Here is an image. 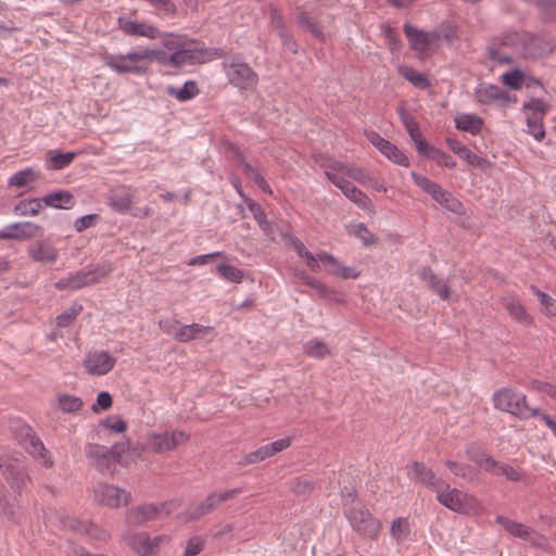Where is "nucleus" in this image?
Here are the masks:
<instances>
[{
  "label": "nucleus",
  "instance_id": "nucleus-46",
  "mask_svg": "<svg viewBox=\"0 0 556 556\" xmlns=\"http://www.w3.org/2000/svg\"><path fill=\"white\" fill-rule=\"evenodd\" d=\"M304 352L307 356L321 359L329 356L330 350L327 344L318 339H313L304 344Z\"/></svg>",
  "mask_w": 556,
  "mask_h": 556
},
{
  "label": "nucleus",
  "instance_id": "nucleus-50",
  "mask_svg": "<svg viewBox=\"0 0 556 556\" xmlns=\"http://www.w3.org/2000/svg\"><path fill=\"white\" fill-rule=\"evenodd\" d=\"M140 53L143 64L144 62L156 61L157 63L163 65H170V54L166 53L163 50L146 48L141 49Z\"/></svg>",
  "mask_w": 556,
  "mask_h": 556
},
{
  "label": "nucleus",
  "instance_id": "nucleus-47",
  "mask_svg": "<svg viewBox=\"0 0 556 556\" xmlns=\"http://www.w3.org/2000/svg\"><path fill=\"white\" fill-rule=\"evenodd\" d=\"M83 312V305L79 303L72 304L66 311L55 318L58 328H66L73 324L77 316Z\"/></svg>",
  "mask_w": 556,
  "mask_h": 556
},
{
  "label": "nucleus",
  "instance_id": "nucleus-26",
  "mask_svg": "<svg viewBox=\"0 0 556 556\" xmlns=\"http://www.w3.org/2000/svg\"><path fill=\"white\" fill-rule=\"evenodd\" d=\"M420 279L442 300H450L452 290L439 278L430 266H424L419 273Z\"/></svg>",
  "mask_w": 556,
  "mask_h": 556
},
{
  "label": "nucleus",
  "instance_id": "nucleus-58",
  "mask_svg": "<svg viewBox=\"0 0 556 556\" xmlns=\"http://www.w3.org/2000/svg\"><path fill=\"white\" fill-rule=\"evenodd\" d=\"M502 83L514 90H518L522 86L523 74L519 70L506 72L502 75Z\"/></svg>",
  "mask_w": 556,
  "mask_h": 556
},
{
  "label": "nucleus",
  "instance_id": "nucleus-9",
  "mask_svg": "<svg viewBox=\"0 0 556 556\" xmlns=\"http://www.w3.org/2000/svg\"><path fill=\"white\" fill-rule=\"evenodd\" d=\"M351 527L359 535L376 539L379 535L381 523L372 514L363 507L349 508L346 515Z\"/></svg>",
  "mask_w": 556,
  "mask_h": 556
},
{
  "label": "nucleus",
  "instance_id": "nucleus-43",
  "mask_svg": "<svg viewBox=\"0 0 556 556\" xmlns=\"http://www.w3.org/2000/svg\"><path fill=\"white\" fill-rule=\"evenodd\" d=\"M239 164L243 167L245 175L254 181V184L264 192L271 193V188L258 172L257 168L248 163L244 157H240Z\"/></svg>",
  "mask_w": 556,
  "mask_h": 556
},
{
  "label": "nucleus",
  "instance_id": "nucleus-14",
  "mask_svg": "<svg viewBox=\"0 0 556 556\" xmlns=\"http://www.w3.org/2000/svg\"><path fill=\"white\" fill-rule=\"evenodd\" d=\"M84 451L90 465L98 471L101 473L112 472V467L115 463L109 447L98 443H87Z\"/></svg>",
  "mask_w": 556,
  "mask_h": 556
},
{
  "label": "nucleus",
  "instance_id": "nucleus-32",
  "mask_svg": "<svg viewBox=\"0 0 556 556\" xmlns=\"http://www.w3.org/2000/svg\"><path fill=\"white\" fill-rule=\"evenodd\" d=\"M467 457L478 465L482 470L489 472L495 466V459L483 448L470 445L466 450Z\"/></svg>",
  "mask_w": 556,
  "mask_h": 556
},
{
  "label": "nucleus",
  "instance_id": "nucleus-20",
  "mask_svg": "<svg viewBox=\"0 0 556 556\" xmlns=\"http://www.w3.org/2000/svg\"><path fill=\"white\" fill-rule=\"evenodd\" d=\"M403 30L409 42L410 48L420 54L426 53L429 50L432 42L439 39L440 37L437 31L427 33L414 27L408 23L404 24Z\"/></svg>",
  "mask_w": 556,
  "mask_h": 556
},
{
  "label": "nucleus",
  "instance_id": "nucleus-5",
  "mask_svg": "<svg viewBox=\"0 0 556 556\" xmlns=\"http://www.w3.org/2000/svg\"><path fill=\"white\" fill-rule=\"evenodd\" d=\"M224 72L230 85L241 91L253 90L258 84L257 73L239 58L224 62Z\"/></svg>",
  "mask_w": 556,
  "mask_h": 556
},
{
  "label": "nucleus",
  "instance_id": "nucleus-36",
  "mask_svg": "<svg viewBox=\"0 0 556 556\" xmlns=\"http://www.w3.org/2000/svg\"><path fill=\"white\" fill-rule=\"evenodd\" d=\"M399 74L408 80L414 87L419 89H427L431 86L427 75L418 72L412 66L401 65L397 67Z\"/></svg>",
  "mask_w": 556,
  "mask_h": 556
},
{
  "label": "nucleus",
  "instance_id": "nucleus-16",
  "mask_svg": "<svg viewBox=\"0 0 556 556\" xmlns=\"http://www.w3.org/2000/svg\"><path fill=\"white\" fill-rule=\"evenodd\" d=\"M117 28L126 36L130 37H146L149 39H157L161 36L160 29L144 21H131L126 16L117 18Z\"/></svg>",
  "mask_w": 556,
  "mask_h": 556
},
{
  "label": "nucleus",
  "instance_id": "nucleus-1",
  "mask_svg": "<svg viewBox=\"0 0 556 556\" xmlns=\"http://www.w3.org/2000/svg\"><path fill=\"white\" fill-rule=\"evenodd\" d=\"M494 407L508 413L520 420H527L540 415V408L528 404L527 395L511 388L496 390L492 396Z\"/></svg>",
  "mask_w": 556,
  "mask_h": 556
},
{
  "label": "nucleus",
  "instance_id": "nucleus-12",
  "mask_svg": "<svg viewBox=\"0 0 556 556\" xmlns=\"http://www.w3.org/2000/svg\"><path fill=\"white\" fill-rule=\"evenodd\" d=\"M475 100L481 105L506 106L510 102L508 92L493 84H479L473 90Z\"/></svg>",
  "mask_w": 556,
  "mask_h": 556
},
{
  "label": "nucleus",
  "instance_id": "nucleus-19",
  "mask_svg": "<svg viewBox=\"0 0 556 556\" xmlns=\"http://www.w3.org/2000/svg\"><path fill=\"white\" fill-rule=\"evenodd\" d=\"M116 359L106 351H90L84 359V366L89 375L103 376L115 366Z\"/></svg>",
  "mask_w": 556,
  "mask_h": 556
},
{
  "label": "nucleus",
  "instance_id": "nucleus-42",
  "mask_svg": "<svg viewBox=\"0 0 556 556\" xmlns=\"http://www.w3.org/2000/svg\"><path fill=\"white\" fill-rule=\"evenodd\" d=\"M489 472L496 477L503 476L508 481L513 482H518L523 478V472L520 471L518 468H515L504 463H500L497 460H495V466H493Z\"/></svg>",
  "mask_w": 556,
  "mask_h": 556
},
{
  "label": "nucleus",
  "instance_id": "nucleus-37",
  "mask_svg": "<svg viewBox=\"0 0 556 556\" xmlns=\"http://www.w3.org/2000/svg\"><path fill=\"white\" fill-rule=\"evenodd\" d=\"M166 92L178 101L186 102L197 97L200 93V89L194 80H187L181 88L168 86Z\"/></svg>",
  "mask_w": 556,
  "mask_h": 556
},
{
  "label": "nucleus",
  "instance_id": "nucleus-60",
  "mask_svg": "<svg viewBox=\"0 0 556 556\" xmlns=\"http://www.w3.org/2000/svg\"><path fill=\"white\" fill-rule=\"evenodd\" d=\"M429 159L435 161L439 165L448 168H454L456 166V162L450 154L437 148L431 150Z\"/></svg>",
  "mask_w": 556,
  "mask_h": 556
},
{
  "label": "nucleus",
  "instance_id": "nucleus-64",
  "mask_svg": "<svg viewBox=\"0 0 556 556\" xmlns=\"http://www.w3.org/2000/svg\"><path fill=\"white\" fill-rule=\"evenodd\" d=\"M204 546V541L200 536H193L188 540L184 556H195Z\"/></svg>",
  "mask_w": 556,
  "mask_h": 556
},
{
  "label": "nucleus",
  "instance_id": "nucleus-51",
  "mask_svg": "<svg viewBox=\"0 0 556 556\" xmlns=\"http://www.w3.org/2000/svg\"><path fill=\"white\" fill-rule=\"evenodd\" d=\"M522 110L530 111V115L545 117L549 111V104L541 98H531L523 103Z\"/></svg>",
  "mask_w": 556,
  "mask_h": 556
},
{
  "label": "nucleus",
  "instance_id": "nucleus-63",
  "mask_svg": "<svg viewBox=\"0 0 556 556\" xmlns=\"http://www.w3.org/2000/svg\"><path fill=\"white\" fill-rule=\"evenodd\" d=\"M80 527V531H84L89 536L96 540L106 541L109 538V533L105 530L100 529L98 526L93 523H83Z\"/></svg>",
  "mask_w": 556,
  "mask_h": 556
},
{
  "label": "nucleus",
  "instance_id": "nucleus-17",
  "mask_svg": "<svg viewBox=\"0 0 556 556\" xmlns=\"http://www.w3.org/2000/svg\"><path fill=\"white\" fill-rule=\"evenodd\" d=\"M0 471L10 488L18 495L26 483L30 481L26 468L11 460L1 462Z\"/></svg>",
  "mask_w": 556,
  "mask_h": 556
},
{
  "label": "nucleus",
  "instance_id": "nucleus-61",
  "mask_svg": "<svg viewBox=\"0 0 556 556\" xmlns=\"http://www.w3.org/2000/svg\"><path fill=\"white\" fill-rule=\"evenodd\" d=\"M352 233L362 240L365 245H371L376 243L375 236L368 230L365 224L359 223L353 226Z\"/></svg>",
  "mask_w": 556,
  "mask_h": 556
},
{
  "label": "nucleus",
  "instance_id": "nucleus-57",
  "mask_svg": "<svg viewBox=\"0 0 556 556\" xmlns=\"http://www.w3.org/2000/svg\"><path fill=\"white\" fill-rule=\"evenodd\" d=\"M217 271L223 278L231 282H241L243 278V271L229 264H219Z\"/></svg>",
  "mask_w": 556,
  "mask_h": 556
},
{
  "label": "nucleus",
  "instance_id": "nucleus-27",
  "mask_svg": "<svg viewBox=\"0 0 556 556\" xmlns=\"http://www.w3.org/2000/svg\"><path fill=\"white\" fill-rule=\"evenodd\" d=\"M18 494L9 496L5 488L0 484V515L9 521L18 522L21 505Z\"/></svg>",
  "mask_w": 556,
  "mask_h": 556
},
{
  "label": "nucleus",
  "instance_id": "nucleus-22",
  "mask_svg": "<svg viewBox=\"0 0 556 556\" xmlns=\"http://www.w3.org/2000/svg\"><path fill=\"white\" fill-rule=\"evenodd\" d=\"M496 522L501 525L509 534L522 539L523 541L536 543L539 540L542 539V535H540L532 528L523 523L517 522L515 520H511L505 516H497Z\"/></svg>",
  "mask_w": 556,
  "mask_h": 556
},
{
  "label": "nucleus",
  "instance_id": "nucleus-54",
  "mask_svg": "<svg viewBox=\"0 0 556 556\" xmlns=\"http://www.w3.org/2000/svg\"><path fill=\"white\" fill-rule=\"evenodd\" d=\"M159 38H161L163 47L173 52L177 51L179 48H182V45L188 39L184 35H178L174 33H161V36Z\"/></svg>",
  "mask_w": 556,
  "mask_h": 556
},
{
  "label": "nucleus",
  "instance_id": "nucleus-6",
  "mask_svg": "<svg viewBox=\"0 0 556 556\" xmlns=\"http://www.w3.org/2000/svg\"><path fill=\"white\" fill-rule=\"evenodd\" d=\"M101 61L115 73L144 75L148 73V66L142 63L140 50L130 51L126 54H112L103 52L100 54Z\"/></svg>",
  "mask_w": 556,
  "mask_h": 556
},
{
  "label": "nucleus",
  "instance_id": "nucleus-41",
  "mask_svg": "<svg viewBox=\"0 0 556 556\" xmlns=\"http://www.w3.org/2000/svg\"><path fill=\"white\" fill-rule=\"evenodd\" d=\"M296 23L299 26L303 27L306 31H308L314 38H316L319 41H325V34L319 26V24L312 18L307 12L302 11L298 15Z\"/></svg>",
  "mask_w": 556,
  "mask_h": 556
},
{
  "label": "nucleus",
  "instance_id": "nucleus-2",
  "mask_svg": "<svg viewBox=\"0 0 556 556\" xmlns=\"http://www.w3.org/2000/svg\"><path fill=\"white\" fill-rule=\"evenodd\" d=\"M437 501L458 514L477 515L481 510V504L475 495L451 488L446 482L437 490Z\"/></svg>",
  "mask_w": 556,
  "mask_h": 556
},
{
  "label": "nucleus",
  "instance_id": "nucleus-4",
  "mask_svg": "<svg viewBox=\"0 0 556 556\" xmlns=\"http://www.w3.org/2000/svg\"><path fill=\"white\" fill-rule=\"evenodd\" d=\"M523 38H528L526 31H507L500 37H494L488 45L486 51L490 60L500 64H511L514 58L503 51L509 49L514 53L521 55Z\"/></svg>",
  "mask_w": 556,
  "mask_h": 556
},
{
  "label": "nucleus",
  "instance_id": "nucleus-7",
  "mask_svg": "<svg viewBox=\"0 0 556 556\" xmlns=\"http://www.w3.org/2000/svg\"><path fill=\"white\" fill-rule=\"evenodd\" d=\"M113 270L110 264L97 265L92 269H81L70 274L54 283L58 290L76 291L85 287L93 286L100 281L101 277H106Z\"/></svg>",
  "mask_w": 556,
  "mask_h": 556
},
{
  "label": "nucleus",
  "instance_id": "nucleus-49",
  "mask_svg": "<svg viewBox=\"0 0 556 556\" xmlns=\"http://www.w3.org/2000/svg\"><path fill=\"white\" fill-rule=\"evenodd\" d=\"M544 118L536 115H528L527 127L528 132L533 136L536 141H542L545 138Z\"/></svg>",
  "mask_w": 556,
  "mask_h": 556
},
{
  "label": "nucleus",
  "instance_id": "nucleus-55",
  "mask_svg": "<svg viewBox=\"0 0 556 556\" xmlns=\"http://www.w3.org/2000/svg\"><path fill=\"white\" fill-rule=\"evenodd\" d=\"M58 402L61 410L64 413H75L83 406V401L80 397L68 394L59 395Z\"/></svg>",
  "mask_w": 556,
  "mask_h": 556
},
{
  "label": "nucleus",
  "instance_id": "nucleus-53",
  "mask_svg": "<svg viewBox=\"0 0 556 556\" xmlns=\"http://www.w3.org/2000/svg\"><path fill=\"white\" fill-rule=\"evenodd\" d=\"M315 489V481L306 477H299L292 483V492L298 496L306 497L312 494Z\"/></svg>",
  "mask_w": 556,
  "mask_h": 556
},
{
  "label": "nucleus",
  "instance_id": "nucleus-38",
  "mask_svg": "<svg viewBox=\"0 0 556 556\" xmlns=\"http://www.w3.org/2000/svg\"><path fill=\"white\" fill-rule=\"evenodd\" d=\"M42 198H33L28 200L18 201L13 208V212L18 216H35L43 208Z\"/></svg>",
  "mask_w": 556,
  "mask_h": 556
},
{
  "label": "nucleus",
  "instance_id": "nucleus-44",
  "mask_svg": "<svg viewBox=\"0 0 556 556\" xmlns=\"http://www.w3.org/2000/svg\"><path fill=\"white\" fill-rule=\"evenodd\" d=\"M39 179V174L31 167L24 168L16 172L9 179L10 187L23 188L29 182H35Z\"/></svg>",
  "mask_w": 556,
  "mask_h": 556
},
{
  "label": "nucleus",
  "instance_id": "nucleus-31",
  "mask_svg": "<svg viewBox=\"0 0 556 556\" xmlns=\"http://www.w3.org/2000/svg\"><path fill=\"white\" fill-rule=\"evenodd\" d=\"M455 126L458 130L467 131L473 136L480 134L483 119L475 114H457L455 116Z\"/></svg>",
  "mask_w": 556,
  "mask_h": 556
},
{
  "label": "nucleus",
  "instance_id": "nucleus-23",
  "mask_svg": "<svg viewBox=\"0 0 556 556\" xmlns=\"http://www.w3.org/2000/svg\"><path fill=\"white\" fill-rule=\"evenodd\" d=\"M98 496L102 504L113 508L127 505L130 500L129 492L112 484L101 485Z\"/></svg>",
  "mask_w": 556,
  "mask_h": 556
},
{
  "label": "nucleus",
  "instance_id": "nucleus-30",
  "mask_svg": "<svg viewBox=\"0 0 556 556\" xmlns=\"http://www.w3.org/2000/svg\"><path fill=\"white\" fill-rule=\"evenodd\" d=\"M45 206L70 210L75 205L74 195L67 190H58L42 198Z\"/></svg>",
  "mask_w": 556,
  "mask_h": 556
},
{
  "label": "nucleus",
  "instance_id": "nucleus-28",
  "mask_svg": "<svg viewBox=\"0 0 556 556\" xmlns=\"http://www.w3.org/2000/svg\"><path fill=\"white\" fill-rule=\"evenodd\" d=\"M29 256L39 263H54L59 256L58 249L47 240H39L28 249Z\"/></svg>",
  "mask_w": 556,
  "mask_h": 556
},
{
  "label": "nucleus",
  "instance_id": "nucleus-13",
  "mask_svg": "<svg viewBox=\"0 0 556 556\" xmlns=\"http://www.w3.org/2000/svg\"><path fill=\"white\" fill-rule=\"evenodd\" d=\"M126 545L140 556H152L159 548L161 536L151 539L147 532H127L123 535Z\"/></svg>",
  "mask_w": 556,
  "mask_h": 556
},
{
  "label": "nucleus",
  "instance_id": "nucleus-52",
  "mask_svg": "<svg viewBox=\"0 0 556 556\" xmlns=\"http://www.w3.org/2000/svg\"><path fill=\"white\" fill-rule=\"evenodd\" d=\"M410 533L409 521L406 518H396L391 525V535L399 542L408 538Z\"/></svg>",
  "mask_w": 556,
  "mask_h": 556
},
{
  "label": "nucleus",
  "instance_id": "nucleus-3",
  "mask_svg": "<svg viewBox=\"0 0 556 556\" xmlns=\"http://www.w3.org/2000/svg\"><path fill=\"white\" fill-rule=\"evenodd\" d=\"M11 430L18 443L28 454L39 459L46 468L53 466L50 452L45 447L42 441L36 435L29 425L21 420H15L11 424Z\"/></svg>",
  "mask_w": 556,
  "mask_h": 556
},
{
  "label": "nucleus",
  "instance_id": "nucleus-18",
  "mask_svg": "<svg viewBox=\"0 0 556 556\" xmlns=\"http://www.w3.org/2000/svg\"><path fill=\"white\" fill-rule=\"evenodd\" d=\"M167 504H144L127 513V522L130 526H141L147 521L157 519L162 514L168 515Z\"/></svg>",
  "mask_w": 556,
  "mask_h": 556
},
{
  "label": "nucleus",
  "instance_id": "nucleus-24",
  "mask_svg": "<svg viewBox=\"0 0 556 556\" xmlns=\"http://www.w3.org/2000/svg\"><path fill=\"white\" fill-rule=\"evenodd\" d=\"M410 468L414 480L426 485L435 493L438 489H441L445 485V481L437 478L433 470L427 467L424 463L413 462Z\"/></svg>",
  "mask_w": 556,
  "mask_h": 556
},
{
  "label": "nucleus",
  "instance_id": "nucleus-35",
  "mask_svg": "<svg viewBox=\"0 0 556 556\" xmlns=\"http://www.w3.org/2000/svg\"><path fill=\"white\" fill-rule=\"evenodd\" d=\"M14 228V240H28L43 235V228L30 222H17L12 224Z\"/></svg>",
  "mask_w": 556,
  "mask_h": 556
},
{
  "label": "nucleus",
  "instance_id": "nucleus-8",
  "mask_svg": "<svg viewBox=\"0 0 556 556\" xmlns=\"http://www.w3.org/2000/svg\"><path fill=\"white\" fill-rule=\"evenodd\" d=\"M208 50L198 40L187 39L177 51L170 53V66L180 68L187 64H202L208 60Z\"/></svg>",
  "mask_w": 556,
  "mask_h": 556
},
{
  "label": "nucleus",
  "instance_id": "nucleus-25",
  "mask_svg": "<svg viewBox=\"0 0 556 556\" xmlns=\"http://www.w3.org/2000/svg\"><path fill=\"white\" fill-rule=\"evenodd\" d=\"M445 142L455 154H457L460 159L466 161L472 167L484 169L485 167L489 166V161L473 153L469 148L464 146L458 140L453 138H446Z\"/></svg>",
  "mask_w": 556,
  "mask_h": 556
},
{
  "label": "nucleus",
  "instance_id": "nucleus-40",
  "mask_svg": "<svg viewBox=\"0 0 556 556\" xmlns=\"http://www.w3.org/2000/svg\"><path fill=\"white\" fill-rule=\"evenodd\" d=\"M505 307L509 315L514 317L518 323L527 326L533 323V318L528 314L526 307L519 300L509 299L506 302Z\"/></svg>",
  "mask_w": 556,
  "mask_h": 556
},
{
  "label": "nucleus",
  "instance_id": "nucleus-21",
  "mask_svg": "<svg viewBox=\"0 0 556 556\" xmlns=\"http://www.w3.org/2000/svg\"><path fill=\"white\" fill-rule=\"evenodd\" d=\"M109 206L116 213L126 214L134 202V193L128 186L111 188L106 195Z\"/></svg>",
  "mask_w": 556,
  "mask_h": 556
},
{
  "label": "nucleus",
  "instance_id": "nucleus-39",
  "mask_svg": "<svg viewBox=\"0 0 556 556\" xmlns=\"http://www.w3.org/2000/svg\"><path fill=\"white\" fill-rule=\"evenodd\" d=\"M412 178L414 182L426 193L430 194L434 201L444 194V189L438 182L430 180L428 177L413 172Z\"/></svg>",
  "mask_w": 556,
  "mask_h": 556
},
{
  "label": "nucleus",
  "instance_id": "nucleus-34",
  "mask_svg": "<svg viewBox=\"0 0 556 556\" xmlns=\"http://www.w3.org/2000/svg\"><path fill=\"white\" fill-rule=\"evenodd\" d=\"M77 153L73 151L59 152L50 150L47 153V166L52 170H60L70 166L75 160Z\"/></svg>",
  "mask_w": 556,
  "mask_h": 556
},
{
  "label": "nucleus",
  "instance_id": "nucleus-45",
  "mask_svg": "<svg viewBox=\"0 0 556 556\" xmlns=\"http://www.w3.org/2000/svg\"><path fill=\"white\" fill-rule=\"evenodd\" d=\"M291 444V440L289 438L279 439L277 441H274L271 443L265 444L257 448L258 454L261 456L262 460H265L266 458H269L274 455H276L279 452H282L283 450L288 448Z\"/></svg>",
  "mask_w": 556,
  "mask_h": 556
},
{
  "label": "nucleus",
  "instance_id": "nucleus-62",
  "mask_svg": "<svg viewBox=\"0 0 556 556\" xmlns=\"http://www.w3.org/2000/svg\"><path fill=\"white\" fill-rule=\"evenodd\" d=\"M384 35L388 42V47L392 52H397L402 48V41L397 33L389 25L384 26Z\"/></svg>",
  "mask_w": 556,
  "mask_h": 556
},
{
  "label": "nucleus",
  "instance_id": "nucleus-33",
  "mask_svg": "<svg viewBox=\"0 0 556 556\" xmlns=\"http://www.w3.org/2000/svg\"><path fill=\"white\" fill-rule=\"evenodd\" d=\"M521 56L526 59H538L545 54L546 47L544 41L536 36L528 33V38H523Z\"/></svg>",
  "mask_w": 556,
  "mask_h": 556
},
{
  "label": "nucleus",
  "instance_id": "nucleus-10",
  "mask_svg": "<svg viewBox=\"0 0 556 556\" xmlns=\"http://www.w3.org/2000/svg\"><path fill=\"white\" fill-rule=\"evenodd\" d=\"M239 493H241L240 488L230 489L224 491L223 493H211L205 500L199 504L190 505L186 510V517L188 520L199 519L214 509H216L222 503L230 501L235 498Z\"/></svg>",
  "mask_w": 556,
  "mask_h": 556
},
{
  "label": "nucleus",
  "instance_id": "nucleus-29",
  "mask_svg": "<svg viewBox=\"0 0 556 556\" xmlns=\"http://www.w3.org/2000/svg\"><path fill=\"white\" fill-rule=\"evenodd\" d=\"M214 330L213 327L203 326L200 324H191L180 326L178 332L176 333V341L186 343L191 340L203 339L207 334L212 333Z\"/></svg>",
  "mask_w": 556,
  "mask_h": 556
},
{
  "label": "nucleus",
  "instance_id": "nucleus-59",
  "mask_svg": "<svg viewBox=\"0 0 556 556\" xmlns=\"http://www.w3.org/2000/svg\"><path fill=\"white\" fill-rule=\"evenodd\" d=\"M437 202L444 206L446 210L456 214H459L463 208V204L446 190H444V194L440 197Z\"/></svg>",
  "mask_w": 556,
  "mask_h": 556
},
{
  "label": "nucleus",
  "instance_id": "nucleus-48",
  "mask_svg": "<svg viewBox=\"0 0 556 556\" xmlns=\"http://www.w3.org/2000/svg\"><path fill=\"white\" fill-rule=\"evenodd\" d=\"M386 157L401 166H409L407 156L392 142H388L380 151Z\"/></svg>",
  "mask_w": 556,
  "mask_h": 556
},
{
  "label": "nucleus",
  "instance_id": "nucleus-15",
  "mask_svg": "<svg viewBox=\"0 0 556 556\" xmlns=\"http://www.w3.org/2000/svg\"><path fill=\"white\" fill-rule=\"evenodd\" d=\"M189 434L184 431H165L163 433H153L149 438V445L155 453H164L176 448L178 445L186 443Z\"/></svg>",
  "mask_w": 556,
  "mask_h": 556
},
{
  "label": "nucleus",
  "instance_id": "nucleus-56",
  "mask_svg": "<svg viewBox=\"0 0 556 556\" xmlns=\"http://www.w3.org/2000/svg\"><path fill=\"white\" fill-rule=\"evenodd\" d=\"M341 501H342V509L343 514L346 515V510L349 508H357L359 504L357 503V492L354 486H344L341 489Z\"/></svg>",
  "mask_w": 556,
  "mask_h": 556
},
{
  "label": "nucleus",
  "instance_id": "nucleus-11",
  "mask_svg": "<svg viewBox=\"0 0 556 556\" xmlns=\"http://www.w3.org/2000/svg\"><path fill=\"white\" fill-rule=\"evenodd\" d=\"M326 177L338 187L343 194L354 202L359 208L368 210L371 206V200L352 182L343 178L342 176L332 173L331 170L325 172Z\"/></svg>",
  "mask_w": 556,
  "mask_h": 556
}]
</instances>
